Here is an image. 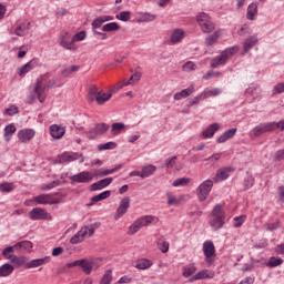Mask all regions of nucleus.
I'll use <instances>...</instances> for the list:
<instances>
[{
  "instance_id": "41",
  "label": "nucleus",
  "mask_w": 284,
  "mask_h": 284,
  "mask_svg": "<svg viewBox=\"0 0 284 284\" xmlns=\"http://www.w3.org/2000/svg\"><path fill=\"white\" fill-rule=\"evenodd\" d=\"M55 164L70 163L69 152L65 151L62 154H59L57 159L53 161Z\"/></svg>"
},
{
  "instance_id": "20",
  "label": "nucleus",
  "mask_w": 284,
  "mask_h": 284,
  "mask_svg": "<svg viewBox=\"0 0 284 284\" xmlns=\"http://www.w3.org/2000/svg\"><path fill=\"white\" fill-rule=\"evenodd\" d=\"M239 131V129L236 128H232L229 129L226 131H224L217 139V143H227V141H230V139H234V136H236V132Z\"/></svg>"
},
{
  "instance_id": "26",
  "label": "nucleus",
  "mask_w": 284,
  "mask_h": 284,
  "mask_svg": "<svg viewBox=\"0 0 284 284\" xmlns=\"http://www.w3.org/2000/svg\"><path fill=\"white\" fill-rule=\"evenodd\" d=\"M230 168H222L217 170L215 178L213 179L214 183H219L221 181H226V179H230Z\"/></svg>"
},
{
  "instance_id": "35",
  "label": "nucleus",
  "mask_w": 284,
  "mask_h": 284,
  "mask_svg": "<svg viewBox=\"0 0 284 284\" xmlns=\"http://www.w3.org/2000/svg\"><path fill=\"white\" fill-rule=\"evenodd\" d=\"M141 172L142 179H149V176H152L156 172V166L153 164H149L146 166H143Z\"/></svg>"
},
{
  "instance_id": "37",
  "label": "nucleus",
  "mask_w": 284,
  "mask_h": 284,
  "mask_svg": "<svg viewBox=\"0 0 284 284\" xmlns=\"http://www.w3.org/2000/svg\"><path fill=\"white\" fill-rule=\"evenodd\" d=\"M153 263L152 261L148 260V258H140L136 261L135 267L138 270H150V267H152Z\"/></svg>"
},
{
  "instance_id": "49",
  "label": "nucleus",
  "mask_w": 284,
  "mask_h": 284,
  "mask_svg": "<svg viewBox=\"0 0 284 284\" xmlns=\"http://www.w3.org/2000/svg\"><path fill=\"white\" fill-rule=\"evenodd\" d=\"M141 227H142V226H141L139 220H135V221L133 222V224H131V225L129 226L128 234H129L130 236H132V234H136V232H139V230H141Z\"/></svg>"
},
{
  "instance_id": "2",
  "label": "nucleus",
  "mask_w": 284,
  "mask_h": 284,
  "mask_svg": "<svg viewBox=\"0 0 284 284\" xmlns=\"http://www.w3.org/2000/svg\"><path fill=\"white\" fill-rule=\"evenodd\" d=\"M225 211L223 210V204H216L211 214L209 215V225L215 232L219 230H223V225H225Z\"/></svg>"
},
{
  "instance_id": "22",
  "label": "nucleus",
  "mask_w": 284,
  "mask_h": 284,
  "mask_svg": "<svg viewBox=\"0 0 284 284\" xmlns=\"http://www.w3.org/2000/svg\"><path fill=\"white\" fill-rule=\"evenodd\" d=\"M214 276V271H210V270H202L199 271L195 275H193L190 278V282H194V281H204L205 278H212Z\"/></svg>"
},
{
  "instance_id": "64",
  "label": "nucleus",
  "mask_w": 284,
  "mask_h": 284,
  "mask_svg": "<svg viewBox=\"0 0 284 284\" xmlns=\"http://www.w3.org/2000/svg\"><path fill=\"white\" fill-rule=\"evenodd\" d=\"M273 125V132L276 130H280L281 132L284 131V120H281L278 122H271Z\"/></svg>"
},
{
  "instance_id": "15",
  "label": "nucleus",
  "mask_w": 284,
  "mask_h": 284,
  "mask_svg": "<svg viewBox=\"0 0 284 284\" xmlns=\"http://www.w3.org/2000/svg\"><path fill=\"white\" fill-rule=\"evenodd\" d=\"M39 65L38 59H32L31 61L27 62L24 65L17 69L18 77H26L28 72H32L34 68Z\"/></svg>"
},
{
  "instance_id": "33",
  "label": "nucleus",
  "mask_w": 284,
  "mask_h": 284,
  "mask_svg": "<svg viewBox=\"0 0 284 284\" xmlns=\"http://www.w3.org/2000/svg\"><path fill=\"white\" fill-rule=\"evenodd\" d=\"M154 221H159V217L154 215H144L138 219V222L140 223L141 227H148V225L154 223Z\"/></svg>"
},
{
  "instance_id": "5",
  "label": "nucleus",
  "mask_w": 284,
  "mask_h": 284,
  "mask_svg": "<svg viewBox=\"0 0 284 284\" xmlns=\"http://www.w3.org/2000/svg\"><path fill=\"white\" fill-rule=\"evenodd\" d=\"M97 226L91 224L90 226H82L80 231H78L71 239V245H79V243H83L85 239H90L94 234Z\"/></svg>"
},
{
  "instance_id": "17",
  "label": "nucleus",
  "mask_w": 284,
  "mask_h": 284,
  "mask_svg": "<svg viewBox=\"0 0 284 284\" xmlns=\"http://www.w3.org/2000/svg\"><path fill=\"white\" fill-rule=\"evenodd\" d=\"M49 132L52 139H55V140L63 139V136H65V128L59 124L50 125Z\"/></svg>"
},
{
  "instance_id": "24",
  "label": "nucleus",
  "mask_w": 284,
  "mask_h": 284,
  "mask_svg": "<svg viewBox=\"0 0 284 284\" xmlns=\"http://www.w3.org/2000/svg\"><path fill=\"white\" fill-rule=\"evenodd\" d=\"M219 130H221V124L212 123L202 132V136L203 139H212V136H214Z\"/></svg>"
},
{
  "instance_id": "34",
  "label": "nucleus",
  "mask_w": 284,
  "mask_h": 284,
  "mask_svg": "<svg viewBox=\"0 0 284 284\" xmlns=\"http://www.w3.org/2000/svg\"><path fill=\"white\" fill-rule=\"evenodd\" d=\"M192 274H196V264L191 263L182 267V276H184V278H190Z\"/></svg>"
},
{
  "instance_id": "27",
  "label": "nucleus",
  "mask_w": 284,
  "mask_h": 284,
  "mask_svg": "<svg viewBox=\"0 0 284 284\" xmlns=\"http://www.w3.org/2000/svg\"><path fill=\"white\" fill-rule=\"evenodd\" d=\"M10 261L14 267H26L28 270V257L13 255Z\"/></svg>"
},
{
  "instance_id": "63",
  "label": "nucleus",
  "mask_w": 284,
  "mask_h": 284,
  "mask_svg": "<svg viewBox=\"0 0 284 284\" xmlns=\"http://www.w3.org/2000/svg\"><path fill=\"white\" fill-rule=\"evenodd\" d=\"M244 186H245V190H250V187H253L254 186V176L247 175L244 180Z\"/></svg>"
},
{
  "instance_id": "29",
  "label": "nucleus",
  "mask_w": 284,
  "mask_h": 284,
  "mask_svg": "<svg viewBox=\"0 0 284 284\" xmlns=\"http://www.w3.org/2000/svg\"><path fill=\"white\" fill-rule=\"evenodd\" d=\"M256 14H258V3L252 2L251 4H248L246 11L247 21H254V17H256Z\"/></svg>"
},
{
  "instance_id": "1",
  "label": "nucleus",
  "mask_w": 284,
  "mask_h": 284,
  "mask_svg": "<svg viewBox=\"0 0 284 284\" xmlns=\"http://www.w3.org/2000/svg\"><path fill=\"white\" fill-rule=\"evenodd\" d=\"M63 83H65L63 80L54 78L50 72L39 75L31 87V92L33 93L29 94V103L36 102L37 99L40 103H45L49 90L62 88Z\"/></svg>"
},
{
  "instance_id": "57",
  "label": "nucleus",
  "mask_w": 284,
  "mask_h": 284,
  "mask_svg": "<svg viewBox=\"0 0 284 284\" xmlns=\"http://www.w3.org/2000/svg\"><path fill=\"white\" fill-rule=\"evenodd\" d=\"M245 219H247V216L245 215H240L233 219V225L234 227H241V225H243L245 223Z\"/></svg>"
},
{
  "instance_id": "45",
  "label": "nucleus",
  "mask_w": 284,
  "mask_h": 284,
  "mask_svg": "<svg viewBox=\"0 0 284 284\" xmlns=\"http://www.w3.org/2000/svg\"><path fill=\"white\" fill-rule=\"evenodd\" d=\"M123 130H125V124H123L121 122H115L111 125V132L113 134H121V132H123Z\"/></svg>"
},
{
  "instance_id": "21",
  "label": "nucleus",
  "mask_w": 284,
  "mask_h": 284,
  "mask_svg": "<svg viewBox=\"0 0 284 284\" xmlns=\"http://www.w3.org/2000/svg\"><path fill=\"white\" fill-rule=\"evenodd\" d=\"M114 181V179L112 178H105L103 180H100L93 184H91L90 189L91 192H97L99 190H103L105 187H108V185H111V183Z\"/></svg>"
},
{
  "instance_id": "55",
  "label": "nucleus",
  "mask_w": 284,
  "mask_h": 284,
  "mask_svg": "<svg viewBox=\"0 0 284 284\" xmlns=\"http://www.w3.org/2000/svg\"><path fill=\"white\" fill-rule=\"evenodd\" d=\"M183 72H194L196 70V63L189 61L182 67Z\"/></svg>"
},
{
  "instance_id": "28",
  "label": "nucleus",
  "mask_w": 284,
  "mask_h": 284,
  "mask_svg": "<svg viewBox=\"0 0 284 284\" xmlns=\"http://www.w3.org/2000/svg\"><path fill=\"white\" fill-rule=\"evenodd\" d=\"M183 39H185V32L183 31V29L173 30V32L171 34V43L173 45L176 43H181V41H183Z\"/></svg>"
},
{
  "instance_id": "9",
  "label": "nucleus",
  "mask_w": 284,
  "mask_h": 284,
  "mask_svg": "<svg viewBox=\"0 0 284 284\" xmlns=\"http://www.w3.org/2000/svg\"><path fill=\"white\" fill-rule=\"evenodd\" d=\"M266 132H274V126L272 122L260 123L258 125L253 128L252 131L250 132V138L257 139V136H261Z\"/></svg>"
},
{
  "instance_id": "60",
  "label": "nucleus",
  "mask_w": 284,
  "mask_h": 284,
  "mask_svg": "<svg viewBox=\"0 0 284 284\" xmlns=\"http://www.w3.org/2000/svg\"><path fill=\"white\" fill-rule=\"evenodd\" d=\"M99 89L97 87H92L89 90V101H97V98L99 97Z\"/></svg>"
},
{
  "instance_id": "38",
  "label": "nucleus",
  "mask_w": 284,
  "mask_h": 284,
  "mask_svg": "<svg viewBox=\"0 0 284 284\" xmlns=\"http://www.w3.org/2000/svg\"><path fill=\"white\" fill-rule=\"evenodd\" d=\"M80 267L84 274H91L93 270L92 262L88 260H80Z\"/></svg>"
},
{
  "instance_id": "48",
  "label": "nucleus",
  "mask_w": 284,
  "mask_h": 284,
  "mask_svg": "<svg viewBox=\"0 0 284 284\" xmlns=\"http://www.w3.org/2000/svg\"><path fill=\"white\" fill-rule=\"evenodd\" d=\"M168 205H179L181 203V197L174 196L171 192L166 193Z\"/></svg>"
},
{
  "instance_id": "14",
  "label": "nucleus",
  "mask_w": 284,
  "mask_h": 284,
  "mask_svg": "<svg viewBox=\"0 0 284 284\" xmlns=\"http://www.w3.org/2000/svg\"><path fill=\"white\" fill-rule=\"evenodd\" d=\"M36 134L37 131L34 129H22L18 131L17 136L20 143H30Z\"/></svg>"
},
{
  "instance_id": "59",
  "label": "nucleus",
  "mask_w": 284,
  "mask_h": 284,
  "mask_svg": "<svg viewBox=\"0 0 284 284\" xmlns=\"http://www.w3.org/2000/svg\"><path fill=\"white\" fill-rule=\"evenodd\" d=\"M130 14H131L130 11H121L115 16V19H118L119 21L126 22L130 19Z\"/></svg>"
},
{
  "instance_id": "62",
  "label": "nucleus",
  "mask_w": 284,
  "mask_h": 284,
  "mask_svg": "<svg viewBox=\"0 0 284 284\" xmlns=\"http://www.w3.org/2000/svg\"><path fill=\"white\" fill-rule=\"evenodd\" d=\"M85 31H80L71 38V41L72 43H74L75 41H85Z\"/></svg>"
},
{
  "instance_id": "19",
  "label": "nucleus",
  "mask_w": 284,
  "mask_h": 284,
  "mask_svg": "<svg viewBox=\"0 0 284 284\" xmlns=\"http://www.w3.org/2000/svg\"><path fill=\"white\" fill-rule=\"evenodd\" d=\"M50 261H52V257H50V256L31 260L27 264V270H33L34 267H41L42 265H48V263H50Z\"/></svg>"
},
{
  "instance_id": "42",
  "label": "nucleus",
  "mask_w": 284,
  "mask_h": 284,
  "mask_svg": "<svg viewBox=\"0 0 284 284\" xmlns=\"http://www.w3.org/2000/svg\"><path fill=\"white\" fill-rule=\"evenodd\" d=\"M202 94L204 95V99H211V97H219L221 94V89H209L202 91Z\"/></svg>"
},
{
  "instance_id": "11",
  "label": "nucleus",
  "mask_w": 284,
  "mask_h": 284,
  "mask_svg": "<svg viewBox=\"0 0 284 284\" xmlns=\"http://www.w3.org/2000/svg\"><path fill=\"white\" fill-rule=\"evenodd\" d=\"M69 179L73 183H90L94 181V173L90 171H82L80 173L69 176Z\"/></svg>"
},
{
  "instance_id": "39",
  "label": "nucleus",
  "mask_w": 284,
  "mask_h": 284,
  "mask_svg": "<svg viewBox=\"0 0 284 284\" xmlns=\"http://www.w3.org/2000/svg\"><path fill=\"white\" fill-rule=\"evenodd\" d=\"M112 192L110 191H103L102 193H99L98 195H94L91 197V201L93 203H99V201H105V199H110Z\"/></svg>"
},
{
  "instance_id": "50",
  "label": "nucleus",
  "mask_w": 284,
  "mask_h": 284,
  "mask_svg": "<svg viewBox=\"0 0 284 284\" xmlns=\"http://www.w3.org/2000/svg\"><path fill=\"white\" fill-rule=\"evenodd\" d=\"M201 101H205V95H203V92L199 93L196 97L190 100L189 106L193 108V105H199Z\"/></svg>"
},
{
  "instance_id": "36",
  "label": "nucleus",
  "mask_w": 284,
  "mask_h": 284,
  "mask_svg": "<svg viewBox=\"0 0 284 284\" xmlns=\"http://www.w3.org/2000/svg\"><path fill=\"white\" fill-rule=\"evenodd\" d=\"M14 132H17V126H14V124H8L4 128V141H7V143L12 141V134H14Z\"/></svg>"
},
{
  "instance_id": "18",
  "label": "nucleus",
  "mask_w": 284,
  "mask_h": 284,
  "mask_svg": "<svg viewBox=\"0 0 284 284\" xmlns=\"http://www.w3.org/2000/svg\"><path fill=\"white\" fill-rule=\"evenodd\" d=\"M195 92H196V89L194 88V84H192L189 88L174 93L173 99L174 101H181L183 99H187V97H192V94H194Z\"/></svg>"
},
{
  "instance_id": "58",
  "label": "nucleus",
  "mask_w": 284,
  "mask_h": 284,
  "mask_svg": "<svg viewBox=\"0 0 284 284\" xmlns=\"http://www.w3.org/2000/svg\"><path fill=\"white\" fill-rule=\"evenodd\" d=\"M128 85H133V83L131 82V80H123L121 83H118L114 88H113V92H119V90L126 88Z\"/></svg>"
},
{
  "instance_id": "30",
  "label": "nucleus",
  "mask_w": 284,
  "mask_h": 284,
  "mask_svg": "<svg viewBox=\"0 0 284 284\" xmlns=\"http://www.w3.org/2000/svg\"><path fill=\"white\" fill-rule=\"evenodd\" d=\"M156 20V14L142 12L138 16V23H150Z\"/></svg>"
},
{
  "instance_id": "6",
  "label": "nucleus",
  "mask_w": 284,
  "mask_h": 284,
  "mask_svg": "<svg viewBox=\"0 0 284 284\" xmlns=\"http://www.w3.org/2000/svg\"><path fill=\"white\" fill-rule=\"evenodd\" d=\"M212 187H214V180H205L197 186L196 195L201 203L207 200L210 192H212Z\"/></svg>"
},
{
  "instance_id": "16",
  "label": "nucleus",
  "mask_w": 284,
  "mask_h": 284,
  "mask_svg": "<svg viewBox=\"0 0 284 284\" xmlns=\"http://www.w3.org/2000/svg\"><path fill=\"white\" fill-rule=\"evenodd\" d=\"M223 36V30L219 29L213 31V33H210L205 40H204V45L206 48H212V45H216L219 43V39Z\"/></svg>"
},
{
  "instance_id": "3",
  "label": "nucleus",
  "mask_w": 284,
  "mask_h": 284,
  "mask_svg": "<svg viewBox=\"0 0 284 284\" xmlns=\"http://www.w3.org/2000/svg\"><path fill=\"white\" fill-rule=\"evenodd\" d=\"M240 49L241 47L239 45L226 48L221 52V54L216 55L211 60V68L216 69L223 65H227L230 59H232V57H234V54H236V52H239Z\"/></svg>"
},
{
  "instance_id": "13",
  "label": "nucleus",
  "mask_w": 284,
  "mask_h": 284,
  "mask_svg": "<svg viewBox=\"0 0 284 284\" xmlns=\"http://www.w3.org/2000/svg\"><path fill=\"white\" fill-rule=\"evenodd\" d=\"M203 254L205 256L206 263H209V265H212V263H214V261H212V256H215L216 254V247L214 246V242L205 241L203 243Z\"/></svg>"
},
{
  "instance_id": "40",
  "label": "nucleus",
  "mask_w": 284,
  "mask_h": 284,
  "mask_svg": "<svg viewBox=\"0 0 284 284\" xmlns=\"http://www.w3.org/2000/svg\"><path fill=\"white\" fill-rule=\"evenodd\" d=\"M16 250H26L27 252H30L32 250V242L30 241H22L14 244Z\"/></svg>"
},
{
  "instance_id": "56",
  "label": "nucleus",
  "mask_w": 284,
  "mask_h": 284,
  "mask_svg": "<svg viewBox=\"0 0 284 284\" xmlns=\"http://www.w3.org/2000/svg\"><path fill=\"white\" fill-rule=\"evenodd\" d=\"M14 250H17V247H14V245L13 246H8V247H6L3 251H2V256H4V258H10V261L12 260V256L13 255H11L13 252H14Z\"/></svg>"
},
{
  "instance_id": "4",
  "label": "nucleus",
  "mask_w": 284,
  "mask_h": 284,
  "mask_svg": "<svg viewBox=\"0 0 284 284\" xmlns=\"http://www.w3.org/2000/svg\"><path fill=\"white\" fill-rule=\"evenodd\" d=\"M196 23L203 34H212L216 30V23L212 20V17L206 12H200L196 14Z\"/></svg>"
},
{
  "instance_id": "8",
  "label": "nucleus",
  "mask_w": 284,
  "mask_h": 284,
  "mask_svg": "<svg viewBox=\"0 0 284 284\" xmlns=\"http://www.w3.org/2000/svg\"><path fill=\"white\" fill-rule=\"evenodd\" d=\"M29 219L31 221H52V214L43 207H34L29 212Z\"/></svg>"
},
{
  "instance_id": "32",
  "label": "nucleus",
  "mask_w": 284,
  "mask_h": 284,
  "mask_svg": "<svg viewBox=\"0 0 284 284\" xmlns=\"http://www.w3.org/2000/svg\"><path fill=\"white\" fill-rule=\"evenodd\" d=\"M14 272V266L12 264L6 263L0 266V278H6Z\"/></svg>"
},
{
  "instance_id": "47",
  "label": "nucleus",
  "mask_w": 284,
  "mask_h": 284,
  "mask_svg": "<svg viewBox=\"0 0 284 284\" xmlns=\"http://www.w3.org/2000/svg\"><path fill=\"white\" fill-rule=\"evenodd\" d=\"M59 185H61V181L55 180V181H53V182H51L49 184H43L41 186V190H42V192H48L50 190H54V187H59Z\"/></svg>"
},
{
  "instance_id": "44",
  "label": "nucleus",
  "mask_w": 284,
  "mask_h": 284,
  "mask_svg": "<svg viewBox=\"0 0 284 284\" xmlns=\"http://www.w3.org/2000/svg\"><path fill=\"white\" fill-rule=\"evenodd\" d=\"M173 187H185V185H190V179L189 178H180L176 179L172 183Z\"/></svg>"
},
{
  "instance_id": "52",
  "label": "nucleus",
  "mask_w": 284,
  "mask_h": 284,
  "mask_svg": "<svg viewBox=\"0 0 284 284\" xmlns=\"http://www.w3.org/2000/svg\"><path fill=\"white\" fill-rule=\"evenodd\" d=\"M98 150L100 152H103V150H116V143L115 142H106L104 144H99Z\"/></svg>"
},
{
  "instance_id": "54",
  "label": "nucleus",
  "mask_w": 284,
  "mask_h": 284,
  "mask_svg": "<svg viewBox=\"0 0 284 284\" xmlns=\"http://www.w3.org/2000/svg\"><path fill=\"white\" fill-rule=\"evenodd\" d=\"M12 190H14V183H2L0 184V192L3 193H9L12 192Z\"/></svg>"
},
{
  "instance_id": "31",
  "label": "nucleus",
  "mask_w": 284,
  "mask_h": 284,
  "mask_svg": "<svg viewBox=\"0 0 284 284\" xmlns=\"http://www.w3.org/2000/svg\"><path fill=\"white\" fill-rule=\"evenodd\" d=\"M30 31V22H22L20 26H18L14 30V34L17 37H26L28 32Z\"/></svg>"
},
{
  "instance_id": "23",
  "label": "nucleus",
  "mask_w": 284,
  "mask_h": 284,
  "mask_svg": "<svg viewBox=\"0 0 284 284\" xmlns=\"http://www.w3.org/2000/svg\"><path fill=\"white\" fill-rule=\"evenodd\" d=\"M114 93V89L109 90L106 93L104 91H99V94L95 99L98 105H103L104 103H108V100L112 99V95Z\"/></svg>"
},
{
  "instance_id": "43",
  "label": "nucleus",
  "mask_w": 284,
  "mask_h": 284,
  "mask_svg": "<svg viewBox=\"0 0 284 284\" xmlns=\"http://www.w3.org/2000/svg\"><path fill=\"white\" fill-rule=\"evenodd\" d=\"M121 27H119V23L116 22H110L102 27L103 32H116V30H120Z\"/></svg>"
},
{
  "instance_id": "25",
  "label": "nucleus",
  "mask_w": 284,
  "mask_h": 284,
  "mask_svg": "<svg viewBox=\"0 0 284 284\" xmlns=\"http://www.w3.org/2000/svg\"><path fill=\"white\" fill-rule=\"evenodd\" d=\"M257 44H258V36L257 34H253V36H250L248 38H246L244 41V44H243V48H244L243 54H247V51Z\"/></svg>"
},
{
  "instance_id": "7",
  "label": "nucleus",
  "mask_w": 284,
  "mask_h": 284,
  "mask_svg": "<svg viewBox=\"0 0 284 284\" xmlns=\"http://www.w3.org/2000/svg\"><path fill=\"white\" fill-rule=\"evenodd\" d=\"M34 205H59L61 199H54L50 193L33 196Z\"/></svg>"
},
{
  "instance_id": "61",
  "label": "nucleus",
  "mask_w": 284,
  "mask_h": 284,
  "mask_svg": "<svg viewBox=\"0 0 284 284\" xmlns=\"http://www.w3.org/2000/svg\"><path fill=\"white\" fill-rule=\"evenodd\" d=\"M85 134H87V139H89L90 141H94V139L101 136V135L98 133L95 126H94L93 129L89 130Z\"/></svg>"
},
{
  "instance_id": "53",
  "label": "nucleus",
  "mask_w": 284,
  "mask_h": 284,
  "mask_svg": "<svg viewBox=\"0 0 284 284\" xmlns=\"http://www.w3.org/2000/svg\"><path fill=\"white\" fill-rule=\"evenodd\" d=\"M95 130L99 133V135L101 136L102 134H105V132H108V130H110V125L106 123H98L95 125Z\"/></svg>"
},
{
  "instance_id": "51",
  "label": "nucleus",
  "mask_w": 284,
  "mask_h": 284,
  "mask_svg": "<svg viewBox=\"0 0 284 284\" xmlns=\"http://www.w3.org/2000/svg\"><path fill=\"white\" fill-rule=\"evenodd\" d=\"M112 271L108 270L103 274L102 278L100 280V284H111L112 283Z\"/></svg>"
},
{
  "instance_id": "10",
  "label": "nucleus",
  "mask_w": 284,
  "mask_h": 284,
  "mask_svg": "<svg viewBox=\"0 0 284 284\" xmlns=\"http://www.w3.org/2000/svg\"><path fill=\"white\" fill-rule=\"evenodd\" d=\"M58 41L61 48H64V50H70L71 52H75V50H78L79 48L77 47V44L72 42V38L70 37V33L65 31L60 33Z\"/></svg>"
},
{
  "instance_id": "46",
  "label": "nucleus",
  "mask_w": 284,
  "mask_h": 284,
  "mask_svg": "<svg viewBox=\"0 0 284 284\" xmlns=\"http://www.w3.org/2000/svg\"><path fill=\"white\" fill-rule=\"evenodd\" d=\"M280 265H283V258L276 256L270 257L267 267H278Z\"/></svg>"
},
{
  "instance_id": "12",
  "label": "nucleus",
  "mask_w": 284,
  "mask_h": 284,
  "mask_svg": "<svg viewBox=\"0 0 284 284\" xmlns=\"http://www.w3.org/2000/svg\"><path fill=\"white\" fill-rule=\"evenodd\" d=\"M128 210H130V197L125 196L120 201V204L113 216L114 221H120V219H123V216L128 214Z\"/></svg>"
}]
</instances>
